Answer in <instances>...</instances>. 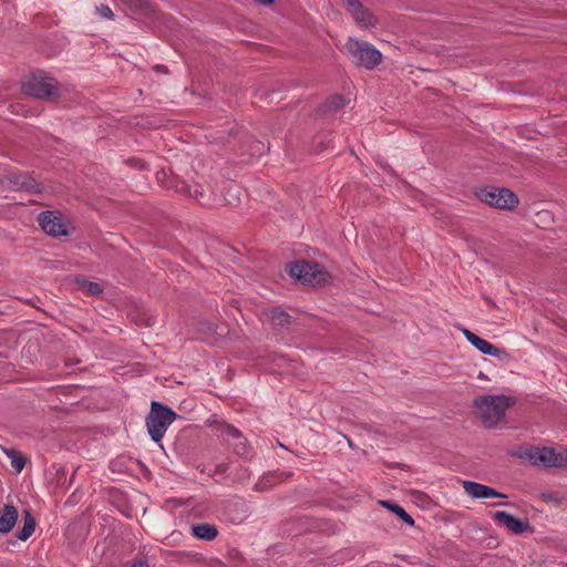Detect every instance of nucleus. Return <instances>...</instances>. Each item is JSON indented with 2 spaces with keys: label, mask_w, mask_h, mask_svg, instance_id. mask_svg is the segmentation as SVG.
<instances>
[{
  "label": "nucleus",
  "mask_w": 567,
  "mask_h": 567,
  "mask_svg": "<svg viewBox=\"0 0 567 567\" xmlns=\"http://www.w3.org/2000/svg\"><path fill=\"white\" fill-rule=\"evenodd\" d=\"M516 403V399L499 395H481L474 399L478 417L485 426L494 427L505 416L506 410Z\"/></svg>",
  "instance_id": "nucleus-1"
},
{
  "label": "nucleus",
  "mask_w": 567,
  "mask_h": 567,
  "mask_svg": "<svg viewBox=\"0 0 567 567\" xmlns=\"http://www.w3.org/2000/svg\"><path fill=\"white\" fill-rule=\"evenodd\" d=\"M21 90L24 94L42 101L53 102L61 96L58 81L41 71L31 73L22 82Z\"/></svg>",
  "instance_id": "nucleus-2"
},
{
  "label": "nucleus",
  "mask_w": 567,
  "mask_h": 567,
  "mask_svg": "<svg viewBox=\"0 0 567 567\" xmlns=\"http://www.w3.org/2000/svg\"><path fill=\"white\" fill-rule=\"evenodd\" d=\"M176 417L177 414L168 405L153 401L146 416V426L152 441L161 442Z\"/></svg>",
  "instance_id": "nucleus-3"
},
{
  "label": "nucleus",
  "mask_w": 567,
  "mask_h": 567,
  "mask_svg": "<svg viewBox=\"0 0 567 567\" xmlns=\"http://www.w3.org/2000/svg\"><path fill=\"white\" fill-rule=\"evenodd\" d=\"M516 456L534 466L567 467V453H557L551 447L524 446Z\"/></svg>",
  "instance_id": "nucleus-4"
},
{
  "label": "nucleus",
  "mask_w": 567,
  "mask_h": 567,
  "mask_svg": "<svg viewBox=\"0 0 567 567\" xmlns=\"http://www.w3.org/2000/svg\"><path fill=\"white\" fill-rule=\"evenodd\" d=\"M288 275L297 281L312 287L326 284L328 274L317 261L296 260L286 266Z\"/></svg>",
  "instance_id": "nucleus-5"
},
{
  "label": "nucleus",
  "mask_w": 567,
  "mask_h": 567,
  "mask_svg": "<svg viewBox=\"0 0 567 567\" xmlns=\"http://www.w3.org/2000/svg\"><path fill=\"white\" fill-rule=\"evenodd\" d=\"M346 48L349 52L350 60L357 66L373 70L382 61L381 52L367 41L349 39Z\"/></svg>",
  "instance_id": "nucleus-6"
},
{
  "label": "nucleus",
  "mask_w": 567,
  "mask_h": 567,
  "mask_svg": "<svg viewBox=\"0 0 567 567\" xmlns=\"http://www.w3.org/2000/svg\"><path fill=\"white\" fill-rule=\"evenodd\" d=\"M475 194L481 202L503 210H513L519 204L518 196L504 187L487 186L480 188Z\"/></svg>",
  "instance_id": "nucleus-7"
},
{
  "label": "nucleus",
  "mask_w": 567,
  "mask_h": 567,
  "mask_svg": "<svg viewBox=\"0 0 567 567\" xmlns=\"http://www.w3.org/2000/svg\"><path fill=\"white\" fill-rule=\"evenodd\" d=\"M492 518L495 525H497L498 527H504L515 535H522L524 533L534 532V528L529 524L528 519L517 518L514 515L504 511L495 512Z\"/></svg>",
  "instance_id": "nucleus-8"
},
{
  "label": "nucleus",
  "mask_w": 567,
  "mask_h": 567,
  "mask_svg": "<svg viewBox=\"0 0 567 567\" xmlns=\"http://www.w3.org/2000/svg\"><path fill=\"white\" fill-rule=\"evenodd\" d=\"M462 332L466 340L481 353L487 354L494 358L499 359L501 361H508L511 358V354L501 348H497L496 346L492 344L487 340L478 337L474 332H472L468 329L463 328Z\"/></svg>",
  "instance_id": "nucleus-9"
},
{
  "label": "nucleus",
  "mask_w": 567,
  "mask_h": 567,
  "mask_svg": "<svg viewBox=\"0 0 567 567\" xmlns=\"http://www.w3.org/2000/svg\"><path fill=\"white\" fill-rule=\"evenodd\" d=\"M346 4L348 12L360 27H375L378 20L360 0H346Z\"/></svg>",
  "instance_id": "nucleus-10"
},
{
  "label": "nucleus",
  "mask_w": 567,
  "mask_h": 567,
  "mask_svg": "<svg viewBox=\"0 0 567 567\" xmlns=\"http://www.w3.org/2000/svg\"><path fill=\"white\" fill-rule=\"evenodd\" d=\"M39 224L43 231L52 237L68 235L66 227L61 217L56 216L52 210L42 212L39 216Z\"/></svg>",
  "instance_id": "nucleus-11"
},
{
  "label": "nucleus",
  "mask_w": 567,
  "mask_h": 567,
  "mask_svg": "<svg viewBox=\"0 0 567 567\" xmlns=\"http://www.w3.org/2000/svg\"><path fill=\"white\" fill-rule=\"evenodd\" d=\"M463 488L467 495L472 498H504L505 494L498 492L497 489L474 482V481H463Z\"/></svg>",
  "instance_id": "nucleus-12"
},
{
  "label": "nucleus",
  "mask_w": 567,
  "mask_h": 567,
  "mask_svg": "<svg viewBox=\"0 0 567 567\" xmlns=\"http://www.w3.org/2000/svg\"><path fill=\"white\" fill-rule=\"evenodd\" d=\"M8 181L19 190L32 194H38L42 190L41 184L29 174H11Z\"/></svg>",
  "instance_id": "nucleus-13"
},
{
  "label": "nucleus",
  "mask_w": 567,
  "mask_h": 567,
  "mask_svg": "<svg viewBox=\"0 0 567 567\" xmlns=\"http://www.w3.org/2000/svg\"><path fill=\"white\" fill-rule=\"evenodd\" d=\"M19 517L18 508L12 504H6L0 509V534L10 533Z\"/></svg>",
  "instance_id": "nucleus-14"
},
{
  "label": "nucleus",
  "mask_w": 567,
  "mask_h": 567,
  "mask_svg": "<svg viewBox=\"0 0 567 567\" xmlns=\"http://www.w3.org/2000/svg\"><path fill=\"white\" fill-rule=\"evenodd\" d=\"M208 423L214 426L216 433L221 437V440L228 444H230L241 433L234 425L217 420L215 415L214 420H209Z\"/></svg>",
  "instance_id": "nucleus-15"
},
{
  "label": "nucleus",
  "mask_w": 567,
  "mask_h": 567,
  "mask_svg": "<svg viewBox=\"0 0 567 567\" xmlns=\"http://www.w3.org/2000/svg\"><path fill=\"white\" fill-rule=\"evenodd\" d=\"M218 528L208 523L192 525V535L200 540L212 542L218 536Z\"/></svg>",
  "instance_id": "nucleus-16"
},
{
  "label": "nucleus",
  "mask_w": 567,
  "mask_h": 567,
  "mask_svg": "<svg viewBox=\"0 0 567 567\" xmlns=\"http://www.w3.org/2000/svg\"><path fill=\"white\" fill-rule=\"evenodd\" d=\"M22 528L17 533L19 540L25 542L29 539L35 530L37 522L29 509L22 512Z\"/></svg>",
  "instance_id": "nucleus-17"
},
{
  "label": "nucleus",
  "mask_w": 567,
  "mask_h": 567,
  "mask_svg": "<svg viewBox=\"0 0 567 567\" xmlns=\"http://www.w3.org/2000/svg\"><path fill=\"white\" fill-rule=\"evenodd\" d=\"M267 317L271 323L279 327H287L291 323V316L280 307L270 308Z\"/></svg>",
  "instance_id": "nucleus-18"
},
{
  "label": "nucleus",
  "mask_w": 567,
  "mask_h": 567,
  "mask_svg": "<svg viewBox=\"0 0 567 567\" xmlns=\"http://www.w3.org/2000/svg\"><path fill=\"white\" fill-rule=\"evenodd\" d=\"M131 11L138 14L151 16L154 7L148 0H121Z\"/></svg>",
  "instance_id": "nucleus-19"
},
{
  "label": "nucleus",
  "mask_w": 567,
  "mask_h": 567,
  "mask_svg": "<svg viewBox=\"0 0 567 567\" xmlns=\"http://www.w3.org/2000/svg\"><path fill=\"white\" fill-rule=\"evenodd\" d=\"M380 505L382 507L388 508L390 512H392L394 515H396L402 522H404L409 526L414 525L413 517L410 514H408L405 512V509L402 506H400L399 504L393 503L391 501H380Z\"/></svg>",
  "instance_id": "nucleus-20"
},
{
  "label": "nucleus",
  "mask_w": 567,
  "mask_h": 567,
  "mask_svg": "<svg viewBox=\"0 0 567 567\" xmlns=\"http://www.w3.org/2000/svg\"><path fill=\"white\" fill-rule=\"evenodd\" d=\"M347 101L343 95L334 94L329 96L320 106V111L326 112H337L344 107Z\"/></svg>",
  "instance_id": "nucleus-21"
},
{
  "label": "nucleus",
  "mask_w": 567,
  "mask_h": 567,
  "mask_svg": "<svg viewBox=\"0 0 567 567\" xmlns=\"http://www.w3.org/2000/svg\"><path fill=\"white\" fill-rule=\"evenodd\" d=\"M219 324L207 320H199L196 322V331L205 337H214L221 334Z\"/></svg>",
  "instance_id": "nucleus-22"
},
{
  "label": "nucleus",
  "mask_w": 567,
  "mask_h": 567,
  "mask_svg": "<svg viewBox=\"0 0 567 567\" xmlns=\"http://www.w3.org/2000/svg\"><path fill=\"white\" fill-rule=\"evenodd\" d=\"M4 454L11 460V465L17 473H21L25 466L27 458L13 449H3Z\"/></svg>",
  "instance_id": "nucleus-23"
},
{
  "label": "nucleus",
  "mask_w": 567,
  "mask_h": 567,
  "mask_svg": "<svg viewBox=\"0 0 567 567\" xmlns=\"http://www.w3.org/2000/svg\"><path fill=\"white\" fill-rule=\"evenodd\" d=\"M230 445H233L234 452L241 457H249L251 450L247 439L240 433Z\"/></svg>",
  "instance_id": "nucleus-24"
},
{
  "label": "nucleus",
  "mask_w": 567,
  "mask_h": 567,
  "mask_svg": "<svg viewBox=\"0 0 567 567\" xmlns=\"http://www.w3.org/2000/svg\"><path fill=\"white\" fill-rule=\"evenodd\" d=\"M79 288L87 296L96 297L103 293V287L86 279L78 280Z\"/></svg>",
  "instance_id": "nucleus-25"
},
{
  "label": "nucleus",
  "mask_w": 567,
  "mask_h": 567,
  "mask_svg": "<svg viewBox=\"0 0 567 567\" xmlns=\"http://www.w3.org/2000/svg\"><path fill=\"white\" fill-rule=\"evenodd\" d=\"M291 476H292V472L277 470V471L266 473L265 480L276 478L277 482H282V481L290 478Z\"/></svg>",
  "instance_id": "nucleus-26"
},
{
  "label": "nucleus",
  "mask_w": 567,
  "mask_h": 567,
  "mask_svg": "<svg viewBox=\"0 0 567 567\" xmlns=\"http://www.w3.org/2000/svg\"><path fill=\"white\" fill-rule=\"evenodd\" d=\"M187 192L189 196L195 198L198 203H203L204 193L200 185H194L193 187H187Z\"/></svg>",
  "instance_id": "nucleus-27"
},
{
  "label": "nucleus",
  "mask_w": 567,
  "mask_h": 567,
  "mask_svg": "<svg viewBox=\"0 0 567 567\" xmlns=\"http://www.w3.org/2000/svg\"><path fill=\"white\" fill-rule=\"evenodd\" d=\"M95 11L102 18H105V19H109V20H113V18H114V13H113L112 9L109 6H106V4L97 6L95 8Z\"/></svg>",
  "instance_id": "nucleus-28"
},
{
  "label": "nucleus",
  "mask_w": 567,
  "mask_h": 567,
  "mask_svg": "<svg viewBox=\"0 0 567 567\" xmlns=\"http://www.w3.org/2000/svg\"><path fill=\"white\" fill-rule=\"evenodd\" d=\"M276 483H277L276 478L265 480V474H264L262 477L259 480V482L256 484V489L257 491H266V489L270 488Z\"/></svg>",
  "instance_id": "nucleus-29"
},
{
  "label": "nucleus",
  "mask_w": 567,
  "mask_h": 567,
  "mask_svg": "<svg viewBox=\"0 0 567 567\" xmlns=\"http://www.w3.org/2000/svg\"><path fill=\"white\" fill-rule=\"evenodd\" d=\"M130 166L134 167V168H137L140 171H143V169H146L147 168V165L146 163L143 161V159H140V158H130L127 159L126 162Z\"/></svg>",
  "instance_id": "nucleus-30"
},
{
  "label": "nucleus",
  "mask_w": 567,
  "mask_h": 567,
  "mask_svg": "<svg viewBox=\"0 0 567 567\" xmlns=\"http://www.w3.org/2000/svg\"><path fill=\"white\" fill-rule=\"evenodd\" d=\"M328 136H319V142H318V147H317V152H321L323 151L324 148L328 147L329 143L331 142V138H327Z\"/></svg>",
  "instance_id": "nucleus-31"
},
{
  "label": "nucleus",
  "mask_w": 567,
  "mask_h": 567,
  "mask_svg": "<svg viewBox=\"0 0 567 567\" xmlns=\"http://www.w3.org/2000/svg\"><path fill=\"white\" fill-rule=\"evenodd\" d=\"M128 567H148V564H147V560H145V559H138V560L134 561Z\"/></svg>",
  "instance_id": "nucleus-32"
},
{
  "label": "nucleus",
  "mask_w": 567,
  "mask_h": 567,
  "mask_svg": "<svg viewBox=\"0 0 567 567\" xmlns=\"http://www.w3.org/2000/svg\"><path fill=\"white\" fill-rule=\"evenodd\" d=\"M256 3L268 7L275 2V0H254Z\"/></svg>",
  "instance_id": "nucleus-33"
},
{
  "label": "nucleus",
  "mask_w": 567,
  "mask_h": 567,
  "mask_svg": "<svg viewBox=\"0 0 567 567\" xmlns=\"http://www.w3.org/2000/svg\"><path fill=\"white\" fill-rule=\"evenodd\" d=\"M155 69L161 72H167V68L165 65H156Z\"/></svg>",
  "instance_id": "nucleus-34"
},
{
  "label": "nucleus",
  "mask_w": 567,
  "mask_h": 567,
  "mask_svg": "<svg viewBox=\"0 0 567 567\" xmlns=\"http://www.w3.org/2000/svg\"><path fill=\"white\" fill-rule=\"evenodd\" d=\"M485 300L487 301L488 305L496 307L495 302L491 298L486 297Z\"/></svg>",
  "instance_id": "nucleus-35"
},
{
  "label": "nucleus",
  "mask_w": 567,
  "mask_h": 567,
  "mask_svg": "<svg viewBox=\"0 0 567 567\" xmlns=\"http://www.w3.org/2000/svg\"><path fill=\"white\" fill-rule=\"evenodd\" d=\"M481 379L482 378H485V375L481 372L480 375H478Z\"/></svg>",
  "instance_id": "nucleus-36"
},
{
  "label": "nucleus",
  "mask_w": 567,
  "mask_h": 567,
  "mask_svg": "<svg viewBox=\"0 0 567 567\" xmlns=\"http://www.w3.org/2000/svg\"><path fill=\"white\" fill-rule=\"evenodd\" d=\"M427 567H434V566H432V565H429Z\"/></svg>",
  "instance_id": "nucleus-37"
}]
</instances>
